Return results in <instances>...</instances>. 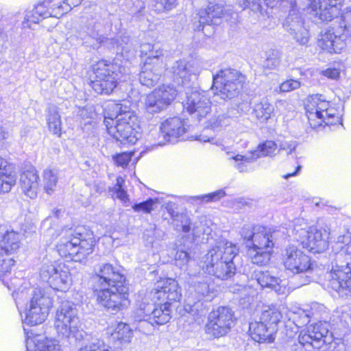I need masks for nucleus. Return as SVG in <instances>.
<instances>
[{
  "label": "nucleus",
  "mask_w": 351,
  "mask_h": 351,
  "mask_svg": "<svg viewBox=\"0 0 351 351\" xmlns=\"http://www.w3.org/2000/svg\"><path fill=\"white\" fill-rule=\"evenodd\" d=\"M180 297V291L176 280L167 278L158 282L149 293V298L153 303L142 302L138 305L137 314L142 317L140 319L141 326L147 324L154 326L167 323L171 319V302L178 301Z\"/></svg>",
  "instance_id": "obj_1"
},
{
  "label": "nucleus",
  "mask_w": 351,
  "mask_h": 351,
  "mask_svg": "<svg viewBox=\"0 0 351 351\" xmlns=\"http://www.w3.org/2000/svg\"><path fill=\"white\" fill-rule=\"evenodd\" d=\"M237 246L227 241L218 243L203 257L202 269L208 274L221 280L231 278L236 273L233 259L238 254Z\"/></svg>",
  "instance_id": "obj_2"
},
{
  "label": "nucleus",
  "mask_w": 351,
  "mask_h": 351,
  "mask_svg": "<svg viewBox=\"0 0 351 351\" xmlns=\"http://www.w3.org/2000/svg\"><path fill=\"white\" fill-rule=\"evenodd\" d=\"M118 114L115 120L105 115L104 123L108 134L121 144H134L140 136V125L137 116L126 106H115Z\"/></svg>",
  "instance_id": "obj_3"
},
{
  "label": "nucleus",
  "mask_w": 351,
  "mask_h": 351,
  "mask_svg": "<svg viewBox=\"0 0 351 351\" xmlns=\"http://www.w3.org/2000/svg\"><path fill=\"white\" fill-rule=\"evenodd\" d=\"M56 245L59 254L80 262L93 253L95 241L91 234H82L72 228L62 230Z\"/></svg>",
  "instance_id": "obj_4"
},
{
  "label": "nucleus",
  "mask_w": 351,
  "mask_h": 351,
  "mask_svg": "<svg viewBox=\"0 0 351 351\" xmlns=\"http://www.w3.org/2000/svg\"><path fill=\"white\" fill-rule=\"evenodd\" d=\"M95 79L91 82L93 90L99 94H110L116 88L118 81L128 72V69L117 63L100 60L93 66Z\"/></svg>",
  "instance_id": "obj_5"
},
{
  "label": "nucleus",
  "mask_w": 351,
  "mask_h": 351,
  "mask_svg": "<svg viewBox=\"0 0 351 351\" xmlns=\"http://www.w3.org/2000/svg\"><path fill=\"white\" fill-rule=\"evenodd\" d=\"M295 239L300 241L303 247L313 253H321L328 247L330 230L328 228L309 230L307 222L296 219L292 230Z\"/></svg>",
  "instance_id": "obj_6"
},
{
  "label": "nucleus",
  "mask_w": 351,
  "mask_h": 351,
  "mask_svg": "<svg viewBox=\"0 0 351 351\" xmlns=\"http://www.w3.org/2000/svg\"><path fill=\"white\" fill-rule=\"evenodd\" d=\"M54 325L57 332L63 337H73L77 341H81L84 335L88 337V334L80 329V322L75 305L69 302H62L58 309Z\"/></svg>",
  "instance_id": "obj_7"
},
{
  "label": "nucleus",
  "mask_w": 351,
  "mask_h": 351,
  "mask_svg": "<svg viewBox=\"0 0 351 351\" xmlns=\"http://www.w3.org/2000/svg\"><path fill=\"white\" fill-rule=\"evenodd\" d=\"M308 119L311 127L334 125L339 122L340 118L336 114V110L330 108L329 101L322 95L310 96L305 104Z\"/></svg>",
  "instance_id": "obj_8"
},
{
  "label": "nucleus",
  "mask_w": 351,
  "mask_h": 351,
  "mask_svg": "<svg viewBox=\"0 0 351 351\" xmlns=\"http://www.w3.org/2000/svg\"><path fill=\"white\" fill-rule=\"evenodd\" d=\"M282 263L285 267L297 274L294 280H299L298 287L308 284L311 278L308 275L311 272L310 258L294 245H288L282 253Z\"/></svg>",
  "instance_id": "obj_9"
},
{
  "label": "nucleus",
  "mask_w": 351,
  "mask_h": 351,
  "mask_svg": "<svg viewBox=\"0 0 351 351\" xmlns=\"http://www.w3.org/2000/svg\"><path fill=\"white\" fill-rule=\"evenodd\" d=\"M31 299L25 309V323L35 326L40 324L47 319L53 300L46 291L42 288H34Z\"/></svg>",
  "instance_id": "obj_10"
},
{
  "label": "nucleus",
  "mask_w": 351,
  "mask_h": 351,
  "mask_svg": "<svg viewBox=\"0 0 351 351\" xmlns=\"http://www.w3.org/2000/svg\"><path fill=\"white\" fill-rule=\"evenodd\" d=\"M244 77L237 71L225 69L213 77V90L215 95L223 99H232L243 88Z\"/></svg>",
  "instance_id": "obj_11"
},
{
  "label": "nucleus",
  "mask_w": 351,
  "mask_h": 351,
  "mask_svg": "<svg viewBox=\"0 0 351 351\" xmlns=\"http://www.w3.org/2000/svg\"><path fill=\"white\" fill-rule=\"evenodd\" d=\"M128 284L93 290L97 302L112 313L126 308L130 305Z\"/></svg>",
  "instance_id": "obj_12"
},
{
  "label": "nucleus",
  "mask_w": 351,
  "mask_h": 351,
  "mask_svg": "<svg viewBox=\"0 0 351 351\" xmlns=\"http://www.w3.org/2000/svg\"><path fill=\"white\" fill-rule=\"evenodd\" d=\"M282 7L289 8V13L284 26L293 38L301 45H306L309 40L308 30L304 27V20L298 8L296 0H281Z\"/></svg>",
  "instance_id": "obj_13"
},
{
  "label": "nucleus",
  "mask_w": 351,
  "mask_h": 351,
  "mask_svg": "<svg viewBox=\"0 0 351 351\" xmlns=\"http://www.w3.org/2000/svg\"><path fill=\"white\" fill-rule=\"evenodd\" d=\"M91 282L93 290L128 284L119 268L108 263L95 266Z\"/></svg>",
  "instance_id": "obj_14"
},
{
  "label": "nucleus",
  "mask_w": 351,
  "mask_h": 351,
  "mask_svg": "<svg viewBox=\"0 0 351 351\" xmlns=\"http://www.w3.org/2000/svg\"><path fill=\"white\" fill-rule=\"evenodd\" d=\"M276 149L277 145L276 143L272 141H267L259 145L256 149L250 151L245 155L227 153L228 160L230 165L239 172H247L249 164L254 162L261 157L274 155Z\"/></svg>",
  "instance_id": "obj_15"
},
{
  "label": "nucleus",
  "mask_w": 351,
  "mask_h": 351,
  "mask_svg": "<svg viewBox=\"0 0 351 351\" xmlns=\"http://www.w3.org/2000/svg\"><path fill=\"white\" fill-rule=\"evenodd\" d=\"M233 324V313L231 309L220 306L210 313L208 322L206 326V332L219 338L229 332Z\"/></svg>",
  "instance_id": "obj_16"
},
{
  "label": "nucleus",
  "mask_w": 351,
  "mask_h": 351,
  "mask_svg": "<svg viewBox=\"0 0 351 351\" xmlns=\"http://www.w3.org/2000/svg\"><path fill=\"white\" fill-rule=\"evenodd\" d=\"M328 287L341 298L351 296V263L333 267L328 273Z\"/></svg>",
  "instance_id": "obj_17"
},
{
  "label": "nucleus",
  "mask_w": 351,
  "mask_h": 351,
  "mask_svg": "<svg viewBox=\"0 0 351 351\" xmlns=\"http://www.w3.org/2000/svg\"><path fill=\"white\" fill-rule=\"evenodd\" d=\"M308 13L315 22L330 21L339 14L341 0H308Z\"/></svg>",
  "instance_id": "obj_18"
},
{
  "label": "nucleus",
  "mask_w": 351,
  "mask_h": 351,
  "mask_svg": "<svg viewBox=\"0 0 351 351\" xmlns=\"http://www.w3.org/2000/svg\"><path fill=\"white\" fill-rule=\"evenodd\" d=\"M177 90L171 86L162 85L147 95L145 106L147 112L158 113L168 106L175 99Z\"/></svg>",
  "instance_id": "obj_19"
},
{
  "label": "nucleus",
  "mask_w": 351,
  "mask_h": 351,
  "mask_svg": "<svg viewBox=\"0 0 351 351\" xmlns=\"http://www.w3.org/2000/svg\"><path fill=\"white\" fill-rule=\"evenodd\" d=\"M249 247L271 250L274 246L272 235L269 230L256 226L252 228H243L241 233Z\"/></svg>",
  "instance_id": "obj_20"
},
{
  "label": "nucleus",
  "mask_w": 351,
  "mask_h": 351,
  "mask_svg": "<svg viewBox=\"0 0 351 351\" xmlns=\"http://www.w3.org/2000/svg\"><path fill=\"white\" fill-rule=\"evenodd\" d=\"M187 110L199 121L210 112L211 102L204 92L191 91L187 95L185 104Z\"/></svg>",
  "instance_id": "obj_21"
},
{
  "label": "nucleus",
  "mask_w": 351,
  "mask_h": 351,
  "mask_svg": "<svg viewBox=\"0 0 351 351\" xmlns=\"http://www.w3.org/2000/svg\"><path fill=\"white\" fill-rule=\"evenodd\" d=\"M319 326L311 324L306 330H302L299 337L298 342L291 346V351H314L315 349H320V341L317 339L322 337L323 333H316Z\"/></svg>",
  "instance_id": "obj_22"
},
{
  "label": "nucleus",
  "mask_w": 351,
  "mask_h": 351,
  "mask_svg": "<svg viewBox=\"0 0 351 351\" xmlns=\"http://www.w3.org/2000/svg\"><path fill=\"white\" fill-rule=\"evenodd\" d=\"M160 136L165 141L175 143L187 130L184 121L179 117L167 119L160 125Z\"/></svg>",
  "instance_id": "obj_23"
},
{
  "label": "nucleus",
  "mask_w": 351,
  "mask_h": 351,
  "mask_svg": "<svg viewBox=\"0 0 351 351\" xmlns=\"http://www.w3.org/2000/svg\"><path fill=\"white\" fill-rule=\"evenodd\" d=\"M53 0H45L42 3H38L32 12L26 13L25 16V21L23 22L24 27H31L29 23H38L41 19L51 16L60 18L64 14V11H58L56 8H53L51 11L47 10V5L51 3Z\"/></svg>",
  "instance_id": "obj_24"
},
{
  "label": "nucleus",
  "mask_w": 351,
  "mask_h": 351,
  "mask_svg": "<svg viewBox=\"0 0 351 351\" xmlns=\"http://www.w3.org/2000/svg\"><path fill=\"white\" fill-rule=\"evenodd\" d=\"M20 186L23 193L34 199L36 197L40 185L38 171L34 167H29L20 176Z\"/></svg>",
  "instance_id": "obj_25"
},
{
  "label": "nucleus",
  "mask_w": 351,
  "mask_h": 351,
  "mask_svg": "<svg viewBox=\"0 0 351 351\" xmlns=\"http://www.w3.org/2000/svg\"><path fill=\"white\" fill-rule=\"evenodd\" d=\"M315 326H319L316 333L319 332L323 333L322 337H319L317 340L320 341V351H346V345L342 339H334L331 332H329L326 323L318 322L314 324Z\"/></svg>",
  "instance_id": "obj_26"
},
{
  "label": "nucleus",
  "mask_w": 351,
  "mask_h": 351,
  "mask_svg": "<svg viewBox=\"0 0 351 351\" xmlns=\"http://www.w3.org/2000/svg\"><path fill=\"white\" fill-rule=\"evenodd\" d=\"M227 11L222 5L218 4L209 5L206 9L201 10L198 14L199 27L197 29L200 30L202 25H218L221 19L226 17Z\"/></svg>",
  "instance_id": "obj_27"
},
{
  "label": "nucleus",
  "mask_w": 351,
  "mask_h": 351,
  "mask_svg": "<svg viewBox=\"0 0 351 351\" xmlns=\"http://www.w3.org/2000/svg\"><path fill=\"white\" fill-rule=\"evenodd\" d=\"M276 330L275 327L271 326L261 320L252 322L249 326V332L252 338L259 343L273 341L274 340L273 335Z\"/></svg>",
  "instance_id": "obj_28"
},
{
  "label": "nucleus",
  "mask_w": 351,
  "mask_h": 351,
  "mask_svg": "<svg viewBox=\"0 0 351 351\" xmlns=\"http://www.w3.org/2000/svg\"><path fill=\"white\" fill-rule=\"evenodd\" d=\"M140 51L141 56L145 58L144 64L164 66L163 50L159 43H143Z\"/></svg>",
  "instance_id": "obj_29"
},
{
  "label": "nucleus",
  "mask_w": 351,
  "mask_h": 351,
  "mask_svg": "<svg viewBox=\"0 0 351 351\" xmlns=\"http://www.w3.org/2000/svg\"><path fill=\"white\" fill-rule=\"evenodd\" d=\"M173 78L178 84L186 86L197 74L185 60H178L171 67Z\"/></svg>",
  "instance_id": "obj_30"
},
{
  "label": "nucleus",
  "mask_w": 351,
  "mask_h": 351,
  "mask_svg": "<svg viewBox=\"0 0 351 351\" xmlns=\"http://www.w3.org/2000/svg\"><path fill=\"white\" fill-rule=\"evenodd\" d=\"M319 45L322 49L330 53H340L346 46L343 40L335 34L332 29H327L322 34Z\"/></svg>",
  "instance_id": "obj_31"
},
{
  "label": "nucleus",
  "mask_w": 351,
  "mask_h": 351,
  "mask_svg": "<svg viewBox=\"0 0 351 351\" xmlns=\"http://www.w3.org/2000/svg\"><path fill=\"white\" fill-rule=\"evenodd\" d=\"M257 282L262 287L274 290L278 294H285L287 286L280 278L271 276L268 271H259L255 274Z\"/></svg>",
  "instance_id": "obj_32"
},
{
  "label": "nucleus",
  "mask_w": 351,
  "mask_h": 351,
  "mask_svg": "<svg viewBox=\"0 0 351 351\" xmlns=\"http://www.w3.org/2000/svg\"><path fill=\"white\" fill-rule=\"evenodd\" d=\"M27 351H60V346L54 339L37 335L28 338L26 341Z\"/></svg>",
  "instance_id": "obj_33"
},
{
  "label": "nucleus",
  "mask_w": 351,
  "mask_h": 351,
  "mask_svg": "<svg viewBox=\"0 0 351 351\" xmlns=\"http://www.w3.org/2000/svg\"><path fill=\"white\" fill-rule=\"evenodd\" d=\"M164 66L144 64L139 74V81L147 87L154 86L159 80Z\"/></svg>",
  "instance_id": "obj_34"
},
{
  "label": "nucleus",
  "mask_w": 351,
  "mask_h": 351,
  "mask_svg": "<svg viewBox=\"0 0 351 351\" xmlns=\"http://www.w3.org/2000/svg\"><path fill=\"white\" fill-rule=\"evenodd\" d=\"M71 282L69 268L65 265H60L49 284L54 289L65 291L69 287Z\"/></svg>",
  "instance_id": "obj_35"
},
{
  "label": "nucleus",
  "mask_w": 351,
  "mask_h": 351,
  "mask_svg": "<svg viewBox=\"0 0 351 351\" xmlns=\"http://www.w3.org/2000/svg\"><path fill=\"white\" fill-rule=\"evenodd\" d=\"M274 110V106L264 98L254 104L252 115L261 123H265L271 117Z\"/></svg>",
  "instance_id": "obj_36"
},
{
  "label": "nucleus",
  "mask_w": 351,
  "mask_h": 351,
  "mask_svg": "<svg viewBox=\"0 0 351 351\" xmlns=\"http://www.w3.org/2000/svg\"><path fill=\"white\" fill-rule=\"evenodd\" d=\"M20 234L14 230L6 231L0 242L1 250L8 254L16 251L20 246Z\"/></svg>",
  "instance_id": "obj_37"
},
{
  "label": "nucleus",
  "mask_w": 351,
  "mask_h": 351,
  "mask_svg": "<svg viewBox=\"0 0 351 351\" xmlns=\"http://www.w3.org/2000/svg\"><path fill=\"white\" fill-rule=\"evenodd\" d=\"M14 166H8L0 171V193H8L16 183Z\"/></svg>",
  "instance_id": "obj_38"
},
{
  "label": "nucleus",
  "mask_w": 351,
  "mask_h": 351,
  "mask_svg": "<svg viewBox=\"0 0 351 351\" xmlns=\"http://www.w3.org/2000/svg\"><path fill=\"white\" fill-rule=\"evenodd\" d=\"M282 317V312L279 307L269 306L262 311L260 320L266 322L267 324L276 328V325Z\"/></svg>",
  "instance_id": "obj_39"
},
{
  "label": "nucleus",
  "mask_w": 351,
  "mask_h": 351,
  "mask_svg": "<svg viewBox=\"0 0 351 351\" xmlns=\"http://www.w3.org/2000/svg\"><path fill=\"white\" fill-rule=\"evenodd\" d=\"M47 124L49 129L58 136L61 135V119L58 108L55 106H49L47 111Z\"/></svg>",
  "instance_id": "obj_40"
},
{
  "label": "nucleus",
  "mask_w": 351,
  "mask_h": 351,
  "mask_svg": "<svg viewBox=\"0 0 351 351\" xmlns=\"http://www.w3.org/2000/svg\"><path fill=\"white\" fill-rule=\"evenodd\" d=\"M132 330L129 325L123 322L119 323L111 334L112 338L123 345L128 343L132 337Z\"/></svg>",
  "instance_id": "obj_41"
},
{
  "label": "nucleus",
  "mask_w": 351,
  "mask_h": 351,
  "mask_svg": "<svg viewBox=\"0 0 351 351\" xmlns=\"http://www.w3.org/2000/svg\"><path fill=\"white\" fill-rule=\"evenodd\" d=\"M271 250L256 249L249 247L248 256L253 264L265 265L269 263Z\"/></svg>",
  "instance_id": "obj_42"
},
{
  "label": "nucleus",
  "mask_w": 351,
  "mask_h": 351,
  "mask_svg": "<svg viewBox=\"0 0 351 351\" xmlns=\"http://www.w3.org/2000/svg\"><path fill=\"white\" fill-rule=\"evenodd\" d=\"M44 189L48 194L53 193L56 189L58 180V171L56 169H47L43 171Z\"/></svg>",
  "instance_id": "obj_43"
},
{
  "label": "nucleus",
  "mask_w": 351,
  "mask_h": 351,
  "mask_svg": "<svg viewBox=\"0 0 351 351\" xmlns=\"http://www.w3.org/2000/svg\"><path fill=\"white\" fill-rule=\"evenodd\" d=\"M86 341V345L81 348L78 351H113L112 349L106 345L103 340L98 338L91 337L88 335V337L84 335L81 341Z\"/></svg>",
  "instance_id": "obj_44"
},
{
  "label": "nucleus",
  "mask_w": 351,
  "mask_h": 351,
  "mask_svg": "<svg viewBox=\"0 0 351 351\" xmlns=\"http://www.w3.org/2000/svg\"><path fill=\"white\" fill-rule=\"evenodd\" d=\"M124 183L125 180L122 177H117L116 184L109 189V191L112 197L116 195V197L120 199L125 206H128L130 199L127 191L123 188Z\"/></svg>",
  "instance_id": "obj_45"
},
{
  "label": "nucleus",
  "mask_w": 351,
  "mask_h": 351,
  "mask_svg": "<svg viewBox=\"0 0 351 351\" xmlns=\"http://www.w3.org/2000/svg\"><path fill=\"white\" fill-rule=\"evenodd\" d=\"M59 265H60L56 263L52 262L47 258L44 259L40 269V276L42 280L49 283L52 276H53L55 272L58 271Z\"/></svg>",
  "instance_id": "obj_46"
},
{
  "label": "nucleus",
  "mask_w": 351,
  "mask_h": 351,
  "mask_svg": "<svg viewBox=\"0 0 351 351\" xmlns=\"http://www.w3.org/2000/svg\"><path fill=\"white\" fill-rule=\"evenodd\" d=\"M225 195V191L221 189L204 195L191 196L190 197V199L194 201L199 200L202 203H208L210 202H216Z\"/></svg>",
  "instance_id": "obj_47"
},
{
  "label": "nucleus",
  "mask_w": 351,
  "mask_h": 351,
  "mask_svg": "<svg viewBox=\"0 0 351 351\" xmlns=\"http://www.w3.org/2000/svg\"><path fill=\"white\" fill-rule=\"evenodd\" d=\"M281 56L278 51H271L264 62L263 67L269 70L277 69L280 64Z\"/></svg>",
  "instance_id": "obj_48"
},
{
  "label": "nucleus",
  "mask_w": 351,
  "mask_h": 351,
  "mask_svg": "<svg viewBox=\"0 0 351 351\" xmlns=\"http://www.w3.org/2000/svg\"><path fill=\"white\" fill-rule=\"evenodd\" d=\"M158 203L157 199L149 198L147 200L134 204L132 206V209L135 212H143L144 213H150L154 210L156 205Z\"/></svg>",
  "instance_id": "obj_49"
},
{
  "label": "nucleus",
  "mask_w": 351,
  "mask_h": 351,
  "mask_svg": "<svg viewBox=\"0 0 351 351\" xmlns=\"http://www.w3.org/2000/svg\"><path fill=\"white\" fill-rule=\"evenodd\" d=\"M14 265V261L8 257L0 256V278L10 274Z\"/></svg>",
  "instance_id": "obj_50"
},
{
  "label": "nucleus",
  "mask_w": 351,
  "mask_h": 351,
  "mask_svg": "<svg viewBox=\"0 0 351 351\" xmlns=\"http://www.w3.org/2000/svg\"><path fill=\"white\" fill-rule=\"evenodd\" d=\"M132 155V152H123L113 155L112 160L117 166L125 168L128 166Z\"/></svg>",
  "instance_id": "obj_51"
},
{
  "label": "nucleus",
  "mask_w": 351,
  "mask_h": 351,
  "mask_svg": "<svg viewBox=\"0 0 351 351\" xmlns=\"http://www.w3.org/2000/svg\"><path fill=\"white\" fill-rule=\"evenodd\" d=\"M177 5V0H156L154 7L158 12L170 10Z\"/></svg>",
  "instance_id": "obj_52"
},
{
  "label": "nucleus",
  "mask_w": 351,
  "mask_h": 351,
  "mask_svg": "<svg viewBox=\"0 0 351 351\" xmlns=\"http://www.w3.org/2000/svg\"><path fill=\"white\" fill-rule=\"evenodd\" d=\"M190 258L191 257L186 252L178 251L175 255L176 265L182 269H186Z\"/></svg>",
  "instance_id": "obj_53"
},
{
  "label": "nucleus",
  "mask_w": 351,
  "mask_h": 351,
  "mask_svg": "<svg viewBox=\"0 0 351 351\" xmlns=\"http://www.w3.org/2000/svg\"><path fill=\"white\" fill-rule=\"evenodd\" d=\"M194 291L199 295H207L212 290L207 280L195 282L193 286Z\"/></svg>",
  "instance_id": "obj_54"
},
{
  "label": "nucleus",
  "mask_w": 351,
  "mask_h": 351,
  "mask_svg": "<svg viewBox=\"0 0 351 351\" xmlns=\"http://www.w3.org/2000/svg\"><path fill=\"white\" fill-rule=\"evenodd\" d=\"M294 322H295V324L298 326L306 325L310 322V315L304 310L299 309L298 312L294 313Z\"/></svg>",
  "instance_id": "obj_55"
},
{
  "label": "nucleus",
  "mask_w": 351,
  "mask_h": 351,
  "mask_svg": "<svg viewBox=\"0 0 351 351\" xmlns=\"http://www.w3.org/2000/svg\"><path fill=\"white\" fill-rule=\"evenodd\" d=\"M230 117V115L226 114H219L217 117H213L209 121V124L208 127H210L212 128H215L219 126H222L228 123V119Z\"/></svg>",
  "instance_id": "obj_56"
},
{
  "label": "nucleus",
  "mask_w": 351,
  "mask_h": 351,
  "mask_svg": "<svg viewBox=\"0 0 351 351\" xmlns=\"http://www.w3.org/2000/svg\"><path fill=\"white\" fill-rule=\"evenodd\" d=\"M237 3L243 9L250 8L253 11L260 9L258 0H237Z\"/></svg>",
  "instance_id": "obj_57"
},
{
  "label": "nucleus",
  "mask_w": 351,
  "mask_h": 351,
  "mask_svg": "<svg viewBox=\"0 0 351 351\" xmlns=\"http://www.w3.org/2000/svg\"><path fill=\"white\" fill-rule=\"evenodd\" d=\"M301 84L298 80H289L282 82L280 86L282 92H289L300 87Z\"/></svg>",
  "instance_id": "obj_58"
},
{
  "label": "nucleus",
  "mask_w": 351,
  "mask_h": 351,
  "mask_svg": "<svg viewBox=\"0 0 351 351\" xmlns=\"http://www.w3.org/2000/svg\"><path fill=\"white\" fill-rule=\"evenodd\" d=\"M99 29L97 30H91L88 32V36L94 40L95 41L90 43V45L95 49L97 48L99 45L103 43L106 39V38L99 34Z\"/></svg>",
  "instance_id": "obj_59"
},
{
  "label": "nucleus",
  "mask_w": 351,
  "mask_h": 351,
  "mask_svg": "<svg viewBox=\"0 0 351 351\" xmlns=\"http://www.w3.org/2000/svg\"><path fill=\"white\" fill-rule=\"evenodd\" d=\"M82 0H65L63 2L64 5H59L57 6V9L58 11H64V14L67 13L69 10L72 9V7H75L80 4Z\"/></svg>",
  "instance_id": "obj_60"
},
{
  "label": "nucleus",
  "mask_w": 351,
  "mask_h": 351,
  "mask_svg": "<svg viewBox=\"0 0 351 351\" xmlns=\"http://www.w3.org/2000/svg\"><path fill=\"white\" fill-rule=\"evenodd\" d=\"M129 38L125 37L124 38L121 39V43L119 42V40H117V53H121L123 54L125 52H128L130 51L131 46L128 44Z\"/></svg>",
  "instance_id": "obj_61"
},
{
  "label": "nucleus",
  "mask_w": 351,
  "mask_h": 351,
  "mask_svg": "<svg viewBox=\"0 0 351 351\" xmlns=\"http://www.w3.org/2000/svg\"><path fill=\"white\" fill-rule=\"evenodd\" d=\"M341 19L344 28L348 31L351 30V8H347L343 13Z\"/></svg>",
  "instance_id": "obj_62"
},
{
  "label": "nucleus",
  "mask_w": 351,
  "mask_h": 351,
  "mask_svg": "<svg viewBox=\"0 0 351 351\" xmlns=\"http://www.w3.org/2000/svg\"><path fill=\"white\" fill-rule=\"evenodd\" d=\"M343 255H346L348 256L346 258L347 263H351V243L346 244L345 246L341 247V251L337 253V256L341 258Z\"/></svg>",
  "instance_id": "obj_63"
},
{
  "label": "nucleus",
  "mask_w": 351,
  "mask_h": 351,
  "mask_svg": "<svg viewBox=\"0 0 351 351\" xmlns=\"http://www.w3.org/2000/svg\"><path fill=\"white\" fill-rule=\"evenodd\" d=\"M295 142H287L285 141L280 144V149L285 150L287 155L291 154L296 148Z\"/></svg>",
  "instance_id": "obj_64"
}]
</instances>
